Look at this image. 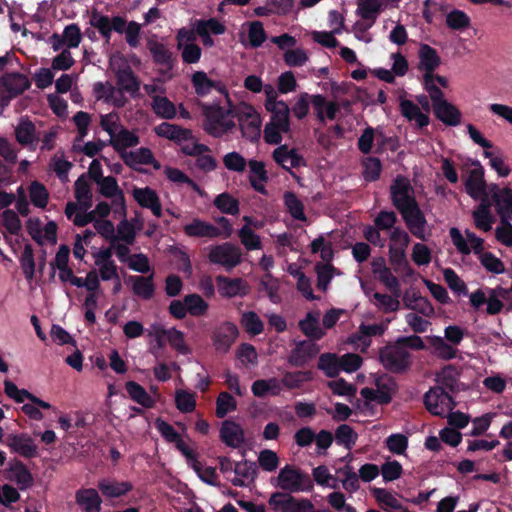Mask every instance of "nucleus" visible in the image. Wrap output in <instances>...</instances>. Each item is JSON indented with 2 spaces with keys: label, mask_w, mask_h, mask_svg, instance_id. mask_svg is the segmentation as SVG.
I'll list each match as a JSON object with an SVG mask.
<instances>
[{
  "label": "nucleus",
  "mask_w": 512,
  "mask_h": 512,
  "mask_svg": "<svg viewBox=\"0 0 512 512\" xmlns=\"http://www.w3.org/2000/svg\"><path fill=\"white\" fill-rule=\"evenodd\" d=\"M152 99V110L159 118L173 119L176 116L175 105L166 96L154 95Z\"/></svg>",
  "instance_id": "obj_35"
},
{
  "label": "nucleus",
  "mask_w": 512,
  "mask_h": 512,
  "mask_svg": "<svg viewBox=\"0 0 512 512\" xmlns=\"http://www.w3.org/2000/svg\"><path fill=\"white\" fill-rule=\"evenodd\" d=\"M219 437L230 448H239L245 442V433L242 426L232 420H224L222 422Z\"/></svg>",
  "instance_id": "obj_15"
},
{
  "label": "nucleus",
  "mask_w": 512,
  "mask_h": 512,
  "mask_svg": "<svg viewBox=\"0 0 512 512\" xmlns=\"http://www.w3.org/2000/svg\"><path fill=\"white\" fill-rule=\"evenodd\" d=\"M443 276L445 282L452 291L463 295L468 294L467 285L452 268L444 269Z\"/></svg>",
  "instance_id": "obj_56"
},
{
  "label": "nucleus",
  "mask_w": 512,
  "mask_h": 512,
  "mask_svg": "<svg viewBox=\"0 0 512 512\" xmlns=\"http://www.w3.org/2000/svg\"><path fill=\"white\" fill-rule=\"evenodd\" d=\"M399 109L401 115L408 121H415L419 129L428 126L430 123L428 115L424 114L420 107L411 100L401 99Z\"/></svg>",
  "instance_id": "obj_23"
},
{
  "label": "nucleus",
  "mask_w": 512,
  "mask_h": 512,
  "mask_svg": "<svg viewBox=\"0 0 512 512\" xmlns=\"http://www.w3.org/2000/svg\"><path fill=\"white\" fill-rule=\"evenodd\" d=\"M271 484L288 493L308 492L313 489V481L310 476L290 464L280 469L278 476L271 479Z\"/></svg>",
  "instance_id": "obj_3"
},
{
  "label": "nucleus",
  "mask_w": 512,
  "mask_h": 512,
  "mask_svg": "<svg viewBox=\"0 0 512 512\" xmlns=\"http://www.w3.org/2000/svg\"><path fill=\"white\" fill-rule=\"evenodd\" d=\"M379 360L386 370L396 374L407 372L412 365L411 354L396 341L380 349Z\"/></svg>",
  "instance_id": "obj_5"
},
{
  "label": "nucleus",
  "mask_w": 512,
  "mask_h": 512,
  "mask_svg": "<svg viewBox=\"0 0 512 512\" xmlns=\"http://www.w3.org/2000/svg\"><path fill=\"white\" fill-rule=\"evenodd\" d=\"M237 402L228 392H221L216 400V416L224 418L230 411L235 410Z\"/></svg>",
  "instance_id": "obj_54"
},
{
  "label": "nucleus",
  "mask_w": 512,
  "mask_h": 512,
  "mask_svg": "<svg viewBox=\"0 0 512 512\" xmlns=\"http://www.w3.org/2000/svg\"><path fill=\"white\" fill-rule=\"evenodd\" d=\"M184 301L191 316L201 317L208 311V303L199 294H188L184 297Z\"/></svg>",
  "instance_id": "obj_44"
},
{
  "label": "nucleus",
  "mask_w": 512,
  "mask_h": 512,
  "mask_svg": "<svg viewBox=\"0 0 512 512\" xmlns=\"http://www.w3.org/2000/svg\"><path fill=\"white\" fill-rule=\"evenodd\" d=\"M310 249L313 254L320 253L321 259L325 262L324 264H331L333 260L334 251L331 242H325L323 235H319L310 244Z\"/></svg>",
  "instance_id": "obj_45"
},
{
  "label": "nucleus",
  "mask_w": 512,
  "mask_h": 512,
  "mask_svg": "<svg viewBox=\"0 0 512 512\" xmlns=\"http://www.w3.org/2000/svg\"><path fill=\"white\" fill-rule=\"evenodd\" d=\"M101 493L107 498H118L126 495L133 488L130 482H117L107 479L100 480L97 485Z\"/></svg>",
  "instance_id": "obj_30"
},
{
  "label": "nucleus",
  "mask_w": 512,
  "mask_h": 512,
  "mask_svg": "<svg viewBox=\"0 0 512 512\" xmlns=\"http://www.w3.org/2000/svg\"><path fill=\"white\" fill-rule=\"evenodd\" d=\"M1 88L13 93L16 97L30 88L31 83L27 76L18 72L6 73L0 79Z\"/></svg>",
  "instance_id": "obj_22"
},
{
  "label": "nucleus",
  "mask_w": 512,
  "mask_h": 512,
  "mask_svg": "<svg viewBox=\"0 0 512 512\" xmlns=\"http://www.w3.org/2000/svg\"><path fill=\"white\" fill-rule=\"evenodd\" d=\"M208 259L213 264H219L226 269H232L241 261L240 249L231 243L216 245L210 249Z\"/></svg>",
  "instance_id": "obj_10"
},
{
  "label": "nucleus",
  "mask_w": 512,
  "mask_h": 512,
  "mask_svg": "<svg viewBox=\"0 0 512 512\" xmlns=\"http://www.w3.org/2000/svg\"><path fill=\"white\" fill-rule=\"evenodd\" d=\"M407 247H397L396 245H389V263L396 273H405L407 276L413 275L414 271L409 265L406 256Z\"/></svg>",
  "instance_id": "obj_27"
},
{
  "label": "nucleus",
  "mask_w": 512,
  "mask_h": 512,
  "mask_svg": "<svg viewBox=\"0 0 512 512\" xmlns=\"http://www.w3.org/2000/svg\"><path fill=\"white\" fill-rule=\"evenodd\" d=\"M334 270L335 268L332 264H323L321 262L316 263L315 271L317 274V287L320 290L326 291L329 283L332 280V273Z\"/></svg>",
  "instance_id": "obj_57"
},
{
  "label": "nucleus",
  "mask_w": 512,
  "mask_h": 512,
  "mask_svg": "<svg viewBox=\"0 0 512 512\" xmlns=\"http://www.w3.org/2000/svg\"><path fill=\"white\" fill-rule=\"evenodd\" d=\"M319 353V347L311 341H299L288 355L287 362L292 367H304Z\"/></svg>",
  "instance_id": "obj_13"
},
{
  "label": "nucleus",
  "mask_w": 512,
  "mask_h": 512,
  "mask_svg": "<svg viewBox=\"0 0 512 512\" xmlns=\"http://www.w3.org/2000/svg\"><path fill=\"white\" fill-rule=\"evenodd\" d=\"M214 205L224 214L236 215L239 213V201L226 192L216 196Z\"/></svg>",
  "instance_id": "obj_49"
},
{
  "label": "nucleus",
  "mask_w": 512,
  "mask_h": 512,
  "mask_svg": "<svg viewBox=\"0 0 512 512\" xmlns=\"http://www.w3.org/2000/svg\"><path fill=\"white\" fill-rule=\"evenodd\" d=\"M260 285L262 290H264L269 297L270 301L272 303H279L280 302V296H279V283L277 279H275L270 272L266 273L261 281Z\"/></svg>",
  "instance_id": "obj_55"
},
{
  "label": "nucleus",
  "mask_w": 512,
  "mask_h": 512,
  "mask_svg": "<svg viewBox=\"0 0 512 512\" xmlns=\"http://www.w3.org/2000/svg\"><path fill=\"white\" fill-rule=\"evenodd\" d=\"M133 197L142 208H150L160 198L155 190L150 187L134 188Z\"/></svg>",
  "instance_id": "obj_52"
},
{
  "label": "nucleus",
  "mask_w": 512,
  "mask_h": 512,
  "mask_svg": "<svg viewBox=\"0 0 512 512\" xmlns=\"http://www.w3.org/2000/svg\"><path fill=\"white\" fill-rule=\"evenodd\" d=\"M125 388L130 398L137 404L144 408H153L155 400L148 394V392L137 382L128 381L125 384Z\"/></svg>",
  "instance_id": "obj_33"
},
{
  "label": "nucleus",
  "mask_w": 512,
  "mask_h": 512,
  "mask_svg": "<svg viewBox=\"0 0 512 512\" xmlns=\"http://www.w3.org/2000/svg\"><path fill=\"white\" fill-rule=\"evenodd\" d=\"M110 144L116 151L121 153V150L125 151L126 148L138 145L139 137L128 129L122 128L112 139H110Z\"/></svg>",
  "instance_id": "obj_36"
},
{
  "label": "nucleus",
  "mask_w": 512,
  "mask_h": 512,
  "mask_svg": "<svg viewBox=\"0 0 512 512\" xmlns=\"http://www.w3.org/2000/svg\"><path fill=\"white\" fill-rule=\"evenodd\" d=\"M239 336L236 324L225 321L217 326L211 335V340L218 353H227Z\"/></svg>",
  "instance_id": "obj_9"
},
{
  "label": "nucleus",
  "mask_w": 512,
  "mask_h": 512,
  "mask_svg": "<svg viewBox=\"0 0 512 512\" xmlns=\"http://www.w3.org/2000/svg\"><path fill=\"white\" fill-rule=\"evenodd\" d=\"M16 141L24 147L35 148L39 137L37 135L35 124L27 117L22 116L15 127Z\"/></svg>",
  "instance_id": "obj_17"
},
{
  "label": "nucleus",
  "mask_w": 512,
  "mask_h": 512,
  "mask_svg": "<svg viewBox=\"0 0 512 512\" xmlns=\"http://www.w3.org/2000/svg\"><path fill=\"white\" fill-rule=\"evenodd\" d=\"M243 138L250 142H257L261 135V118L251 105H244L235 110Z\"/></svg>",
  "instance_id": "obj_7"
},
{
  "label": "nucleus",
  "mask_w": 512,
  "mask_h": 512,
  "mask_svg": "<svg viewBox=\"0 0 512 512\" xmlns=\"http://www.w3.org/2000/svg\"><path fill=\"white\" fill-rule=\"evenodd\" d=\"M191 83L195 93L200 97L210 94L214 86V80L210 79L204 71L194 72L191 77Z\"/></svg>",
  "instance_id": "obj_41"
},
{
  "label": "nucleus",
  "mask_w": 512,
  "mask_h": 512,
  "mask_svg": "<svg viewBox=\"0 0 512 512\" xmlns=\"http://www.w3.org/2000/svg\"><path fill=\"white\" fill-rule=\"evenodd\" d=\"M381 10L378 0H359L357 14L364 20L374 23Z\"/></svg>",
  "instance_id": "obj_46"
},
{
  "label": "nucleus",
  "mask_w": 512,
  "mask_h": 512,
  "mask_svg": "<svg viewBox=\"0 0 512 512\" xmlns=\"http://www.w3.org/2000/svg\"><path fill=\"white\" fill-rule=\"evenodd\" d=\"M317 366L329 378H335L340 373L339 357L334 353L321 354Z\"/></svg>",
  "instance_id": "obj_38"
},
{
  "label": "nucleus",
  "mask_w": 512,
  "mask_h": 512,
  "mask_svg": "<svg viewBox=\"0 0 512 512\" xmlns=\"http://www.w3.org/2000/svg\"><path fill=\"white\" fill-rule=\"evenodd\" d=\"M126 282L132 285L133 293L144 300H149L155 292L154 273L149 276L130 275Z\"/></svg>",
  "instance_id": "obj_20"
},
{
  "label": "nucleus",
  "mask_w": 512,
  "mask_h": 512,
  "mask_svg": "<svg viewBox=\"0 0 512 512\" xmlns=\"http://www.w3.org/2000/svg\"><path fill=\"white\" fill-rule=\"evenodd\" d=\"M357 439L358 434L347 424L339 425L335 431L336 443L344 446L348 450H351L355 446Z\"/></svg>",
  "instance_id": "obj_42"
},
{
  "label": "nucleus",
  "mask_w": 512,
  "mask_h": 512,
  "mask_svg": "<svg viewBox=\"0 0 512 512\" xmlns=\"http://www.w3.org/2000/svg\"><path fill=\"white\" fill-rule=\"evenodd\" d=\"M363 178L367 182H374L380 178L382 163L379 158L368 157L363 161Z\"/></svg>",
  "instance_id": "obj_53"
},
{
  "label": "nucleus",
  "mask_w": 512,
  "mask_h": 512,
  "mask_svg": "<svg viewBox=\"0 0 512 512\" xmlns=\"http://www.w3.org/2000/svg\"><path fill=\"white\" fill-rule=\"evenodd\" d=\"M241 243L247 250H257L261 248L260 237L247 225L239 230Z\"/></svg>",
  "instance_id": "obj_62"
},
{
  "label": "nucleus",
  "mask_w": 512,
  "mask_h": 512,
  "mask_svg": "<svg viewBox=\"0 0 512 512\" xmlns=\"http://www.w3.org/2000/svg\"><path fill=\"white\" fill-rule=\"evenodd\" d=\"M386 447L390 452L402 455L408 447V438L401 433L391 434L386 439Z\"/></svg>",
  "instance_id": "obj_64"
},
{
  "label": "nucleus",
  "mask_w": 512,
  "mask_h": 512,
  "mask_svg": "<svg viewBox=\"0 0 512 512\" xmlns=\"http://www.w3.org/2000/svg\"><path fill=\"white\" fill-rule=\"evenodd\" d=\"M375 385L377 387V403L380 405L389 404L392 400V394L397 388L396 382L392 378H388L387 380L379 378L375 381Z\"/></svg>",
  "instance_id": "obj_39"
},
{
  "label": "nucleus",
  "mask_w": 512,
  "mask_h": 512,
  "mask_svg": "<svg viewBox=\"0 0 512 512\" xmlns=\"http://www.w3.org/2000/svg\"><path fill=\"white\" fill-rule=\"evenodd\" d=\"M459 376L460 373L454 365H446L436 374V381L439 384L436 387H443V390L451 393L458 392L460 390Z\"/></svg>",
  "instance_id": "obj_24"
},
{
  "label": "nucleus",
  "mask_w": 512,
  "mask_h": 512,
  "mask_svg": "<svg viewBox=\"0 0 512 512\" xmlns=\"http://www.w3.org/2000/svg\"><path fill=\"white\" fill-rule=\"evenodd\" d=\"M175 404L182 413H191L196 408L195 393L180 389L175 393Z\"/></svg>",
  "instance_id": "obj_50"
},
{
  "label": "nucleus",
  "mask_w": 512,
  "mask_h": 512,
  "mask_svg": "<svg viewBox=\"0 0 512 512\" xmlns=\"http://www.w3.org/2000/svg\"><path fill=\"white\" fill-rule=\"evenodd\" d=\"M216 282L218 292L223 297L232 298L237 295L245 294V292L242 291L243 280L241 278L231 279L223 275H218L216 277Z\"/></svg>",
  "instance_id": "obj_29"
},
{
  "label": "nucleus",
  "mask_w": 512,
  "mask_h": 512,
  "mask_svg": "<svg viewBox=\"0 0 512 512\" xmlns=\"http://www.w3.org/2000/svg\"><path fill=\"white\" fill-rule=\"evenodd\" d=\"M431 345L437 352L438 356L444 360H451L456 357L457 349L449 345L444 338L434 336L431 338Z\"/></svg>",
  "instance_id": "obj_58"
},
{
  "label": "nucleus",
  "mask_w": 512,
  "mask_h": 512,
  "mask_svg": "<svg viewBox=\"0 0 512 512\" xmlns=\"http://www.w3.org/2000/svg\"><path fill=\"white\" fill-rule=\"evenodd\" d=\"M120 156L130 168H134L135 164L152 165L155 170L161 168V164L154 158L152 151L146 147H141L136 151H122Z\"/></svg>",
  "instance_id": "obj_19"
},
{
  "label": "nucleus",
  "mask_w": 512,
  "mask_h": 512,
  "mask_svg": "<svg viewBox=\"0 0 512 512\" xmlns=\"http://www.w3.org/2000/svg\"><path fill=\"white\" fill-rule=\"evenodd\" d=\"M398 221L397 214L394 211L381 210L374 219L377 229L382 231L392 230Z\"/></svg>",
  "instance_id": "obj_63"
},
{
  "label": "nucleus",
  "mask_w": 512,
  "mask_h": 512,
  "mask_svg": "<svg viewBox=\"0 0 512 512\" xmlns=\"http://www.w3.org/2000/svg\"><path fill=\"white\" fill-rule=\"evenodd\" d=\"M282 384L287 390L300 389L304 383L313 380V373L309 370L285 371L282 374Z\"/></svg>",
  "instance_id": "obj_32"
},
{
  "label": "nucleus",
  "mask_w": 512,
  "mask_h": 512,
  "mask_svg": "<svg viewBox=\"0 0 512 512\" xmlns=\"http://www.w3.org/2000/svg\"><path fill=\"white\" fill-rule=\"evenodd\" d=\"M183 231L189 237L215 238L221 235L218 227L200 219H194L191 223L186 224L183 227Z\"/></svg>",
  "instance_id": "obj_26"
},
{
  "label": "nucleus",
  "mask_w": 512,
  "mask_h": 512,
  "mask_svg": "<svg viewBox=\"0 0 512 512\" xmlns=\"http://www.w3.org/2000/svg\"><path fill=\"white\" fill-rule=\"evenodd\" d=\"M471 24L470 17L462 10L453 9L446 15V25L452 30L462 31Z\"/></svg>",
  "instance_id": "obj_47"
},
{
  "label": "nucleus",
  "mask_w": 512,
  "mask_h": 512,
  "mask_svg": "<svg viewBox=\"0 0 512 512\" xmlns=\"http://www.w3.org/2000/svg\"><path fill=\"white\" fill-rule=\"evenodd\" d=\"M149 51L153 61L159 65L172 66V53L160 42H149Z\"/></svg>",
  "instance_id": "obj_48"
},
{
  "label": "nucleus",
  "mask_w": 512,
  "mask_h": 512,
  "mask_svg": "<svg viewBox=\"0 0 512 512\" xmlns=\"http://www.w3.org/2000/svg\"><path fill=\"white\" fill-rule=\"evenodd\" d=\"M258 463L264 471L273 472L278 468L280 460L275 451L265 449L259 453Z\"/></svg>",
  "instance_id": "obj_60"
},
{
  "label": "nucleus",
  "mask_w": 512,
  "mask_h": 512,
  "mask_svg": "<svg viewBox=\"0 0 512 512\" xmlns=\"http://www.w3.org/2000/svg\"><path fill=\"white\" fill-rule=\"evenodd\" d=\"M268 112L271 116L270 121L265 125L263 137L267 144L278 145L282 142V133H288L291 130L290 108L285 101L280 100L279 107Z\"/></svg>",
  "instance_id": "obj_4"
},
{
  "label": "nucleus",
  "mask_w": 512,
  "mask_h": 512,
  "mask_svg": "<svg viewBox=\"0 0 512 512\" xmlns=\"http://www.w3.org/2000/svg\"><path fill=\"white\" fill-rule=\"evenodd\" d=\"M443 398H448V392L443 387H432L424 394V405L431 414L441 415L443 408L440 404L443 403Z\"/></svg>",
  "instance_id": "obj_31"
},
{
  "label": "nucleus",
  "mask_w": 512,
  "mask_h": 512,
  "mask_svg": "<svg viewBox=\"0 0 512 512\" xmlns=\"http://www.w3.org/2000/svg\"><path fill=\"white\" fill-rule=\"evenodd\" d=\"M29 195L32 204L35 207L44 209L49 201V193L44 184L39 181H33L29 187Z\"/></svg>",
  "instance_id": "obj_43"
},
{
  "label": "nucleus",
  "mask_w": 512,
  "mask_h": 512,
  "mask_svg": "<svg viewBox=\"0 0 512 512\" xmlns=\"http://www.w3.org/2000/svg\"><path fill=\"white\" fill-rule=\"evenodd\" d=\"M441 59L436 49L428 44H422L419 49V69L424 70L423 78L430 84L432 72L440 65Z\"/></svg>",
  "instance_id": "obj_16"
},
{
  "label": "nucleus",
  "mask_w": 512,
  "mask_h": 512,
  "mask_svg": "<svg viewBox=\"0 0 512 512\" xmlns=\"http://www.w3.org/2000/svg\"><path fill=\"white\" fill-rule=\"evenodd\" d=\"M489 193L500 217V222H505L506 218H512V189L510 187L500 188L497 184H490Z\"/></svg>",
  "instance_id": "obj_11"
},
{
  "label": "nucleus",
  "mask_w": 512,
  "mask_h": 512,
  "mask_svg": "<svg viewBox=\"0 0 512 512\" xmlns=\"http://www.w3.org/2000/svg\"><path fill=\"white\" fill-rule=\"evenodd\" d=\"M390 199L400 213L408 231L417 239L426 241L427 219L421 210L410 180L397 175L390 185Z\"/></svg>",
  "instance_id": "obj_1"
},
{
  "label": "nucleus",
  "mask_w": 512,
  "mask_h": 512,
  "mask_svg": "<svg viewBox=\"0 0 512 512\" xmlns=\"http://www.w3.org/2000/svg\"><path fill=\"white\" fill-rule=\"evenodd\" d=\"M162 334H167V341L170 346L182 355L190 353L189 347L185 343L184 333L176 328L163 330Z\"/></svg>",
  "instance_id": "obj_51"
},
{
  "label": "nucleus",
  "mask_w": 512,
  "mask_h": 512,
  "mask_svg": "<svg viewBox=\"0 0 512 512\" xmlns=\"http://www.w3.org/2000/svg\"><path fill=\"white\" fill-rule=\"evenodd\" d=\"M116 81L120 91L129 93L132 98L139 97L140 80L130 66L116 71Z\"/></svg>",
  "instance_id": "obj_18"
},
{
  "label": "nucleus",
  "mask_w": 512,
  "mask_h": 512,
  "mask_svg": "<svg viewBox=\"0 0 512 512\" xmlns=\"http://www.w3.org/2000/svg\"><path fill=\"white\" fill-rule=\"evenodd\" d=\"M236 109H225L219 103L203 104V130L213 138H221L231 132L236 124L228 117H234Z\"/></svg>",
  "instance_id": "obj_2"
},
{
  "label": "nucleus",
  "mask_w": 512,
  "mask_h": 512,
  "mask_svg": "<svg viewBox=\"0 0 512 512\" xmlns=\"http://www.w3.org/2000/svg\"><path fill=\"white\" fill-rule=\"evenodd\" d=\"M75 198L79 202L81 208L84 211L88 210L92 206V192L90 183L88 182L86 175H81L75 181Z\"/></svg>",
  "instance_id": "obj_34"
},
{
  "label": "nucleus",
  "mask_w": 512,
  "mask_h": 512,
  "mask_svg": "<svg viewBox=\"0 0 512 512\" xmlns=\"http://www.w3.org/2000/svg\"><path fill=\"white\" fill-rule=\"evenodd\" d=\"M3 225L6 230L15 236H18L22 230V223L18 214L12 209H6L2 213Z\"/></svg>",
  "instance_id": "obj_59"
},
{
  "label": "nucleus",
  "mask_w": 512,
  "mask_h": 512,
  "mask_svg": "<svg viewBox=\"0 0 512 512\" xmlns=\"http://www.w3.org/2000/svg\"><path fill=\"white\" fill-rule=\"evenodd\" d=\"M299 328L309 338L320 339L322 337L318 320L311 313H308L306 318L299 322Z\"/></svg>",
  "instance_id": "obj_61"
},
{
  "label": "nucleus",
  "mask_w": 512,
  "mask_h": 512,
  "mask_svg": "<svg viewBox=\"0 0 512 512\" xmlns=\"http://www.w3.org/2000/svg\"><path fill=\"white\" fill-rule=\"evenodd\" d=\"M476 167L470 170L467 179L465 180V191L473 199L479 200L481 194H485L488 190V185L484 179V168L479 161L472 163Z\"/></svg>",
  "instance_id": "obj_14"
},
{
  "label": "nucleus",
  "mask_w": 512,
  "mask_h": 512,
  "mask_svg": "<svg viewBox=\"0 0 512 512\" xmlns=\"http://www.w3.org/2000/svg\"><path fill=\"white\" fill-rule=\"evenodd\" d=\"M430 90L435 117L446 126H458L461 123V111L444 98V93L438 86L430 87Z\"/></svg>",
  "instance_id": "obj_6"
},
{
  "label": "nucleus",
  "mask_w": 512,
  "mask_h": 512,
  "mask_svg": "<svg viewBox=\"0 0 512 512\" xmlns=\"http://www.w3.org/2000/svg\"><path fill=\"white\" fill-rule=\"evenodd\" d=\"M285 207L290 215L302 222L307 221L302 201L292 191H286L283 196Z\"/></svg>",
  "instance_id": "obj_37"
},
{
  "label": "nucleus",
  "mask_w": 512,
  "mask_h": 512,
  "mask_svg": "<svg viewBox=\"0 0 512 512\" xmlns=\"http://www.w3.org/2000/svg\"><path fill=\"white\" fill-rule=\"evenodd\" d=\"M240 324L252 336L259 335L264 331V323L254 311L244 312L241 316Z\"/></svg>",
  "instance_id": "obj_40"
},
{
  "label": "nucleus",
  "mask_w": 512,
  "mask_h": 512,
  "mask_svg": "<svg viewBox=\"0 0 512 512\" xmlns=\"http://www.w3.org/2000/svg\"><path fill=\"white\" fill-rule=\"evenodd\" d=\"M11 480L15 481L20 490H26L33 485V476L27 466L20 460L10 463Z\"/></svg>",
  "instance_id": "obj_28"
},
{
  "label": "nucleus",
  "mask_w": 512,
  "mask_h": 512,
  "mask_svg": "<svg viewBox=\"0 0 512 512\" xmlns=\"http://www.w3.org/2000/svg\"><path fill=\"white\" fill-rule=\"evenodd\" d=\"M268 504L275 512H311L314 506L309 499H297L280 491L271 494Z\"/></svg>",
  "instance_id": "obj_8"
},
{
  "label": "nucleus",
  "mask_w": 512,
  "mask_h": 512,
  "mask_svg": "<svg viewBox=\"0 0 512 512\" xmlns=\"http://www.w3.org/2000/svg\"><path fill=\"white\" fill-rule=\"evenodd\" d=\"M4 444L14 453L24 458H34L37 456V446L32 437L27 433L8 434L4 440Z\"/></svg>",
  "instance_id": "obj_12"
},
{
  "label": "nucleus",
  "mask_w": 512,
  "mask_h": 512,
  "mask_svg": "<svg viewBox=\"0 0 512 512\" xmlns=\"http://www.w3.org/2000/svg\"><path fill=\"white\" fill-rule=\"evenodd\" d=\"M76 503L85 512H100L102 499L94 488H82L76 492Z\"/></svg>",
  "instance_id": "obj_25"
},
{
  "label": "nucleus",
  "mask_w": 512,
  "mask_h": 512,
  "mask_svg": "<svg viewBox=\"0 0 512 512\" xmlns=\"http://www.w3.org/2000/svg\"><path fill=\"white\" fill-rule=\"evenodd\" d=\"M155 133L159 137L167 138L176 143L188 141L193 138L190 129L182 128L179 125L163 122L154 128Z\"/></svg>",
  "instance_id": "obj_21"
}]
</instances>
